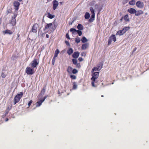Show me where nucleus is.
<instances>
[{"label": "nucleus", "instance_id": "obj_44", "mask_svg": "<svg viewBox=\"0 0 149 149\" xmlns=\"http://www.w3.org/2000/svg\"><path fill=\"white\" fill-rule=\"evenodd\" d=\"M1 76L3 78H5L6 77V76L4 74V73L3 72L2 73Z\"/></svg>", "mask_w": 149, "mask_h": 149}, {"label": "nucleus", "instance_id": "obj_9", "mask_svg": "<svg viewBox=\"0 0 149 149\" xmlns=\"http://www.w3.org/2000/svg\"><path fill=\"white\" fill-rule=\"evenodd\" d=\"M14 31H13L11 30H9L8 29H6L5 31H3V34H8L9 35H11L13 33Z\"/></svg>", "mask_w": 149, "mask_h": 149}, {"label": "nucleus", "instance_id": "obj_52", "mask_svg": "<svg viewBox=\"0 0 149 149\" xmlns=\"http://www.w3.org/2000/svg\"><path fill=\"white\" fill-rule=\"evenodd\" d=\"M73 89H74V82H73Z\"/></svg>", "mask_w": 149, "mask_h": 149}, {"label": "nucleus", "instance_id": "obj_18", "mask_svg": "<svg viewBox=\"0 0 149 149\" xmlns=\"http://www.w3.org/2000/svg\"><path fill=\"white\" fill-rule=\"evenodd\" d=\"M124 34V33L123 31L122 30H121L118 31L116 33V36H121L122 35H123Z\"/></svg>", "mask_w": 149, "mask_h": 149}, {"label": "nucleus", "instance_id": "obj_49", "mask_svg": "<svg viewBox=\"0 0 149 149\" xmlns=\"http://www.w3.org/2000/svg\"><path fill=\"white\" fill-rule=\"evenodd\" d=\"M47 97V96H45L44 97V99H42V100H44V101L45 100V99Z\"/></svg>", "mask_w": 149, "mask_h": 149}, {"label": "nucleus", "instance_id": "obj_56", "mask_svg": "<svg viewBox=\"0 0 149 149\" xmlns=\"http://www.w3.org/2000/svg\"><path fill=\"white\" fill-rule=\"evenodd\" d=\"M72 57L74 58V52L72 54Z\"/></svg>", "mask_w": 149, "mask_h": 149}, {"label": "nucleus", "instance_id": "obj_30", "mask_svg": "<svg viewBox=\"0 0 149 149\" xmlns=\"http://www.w3.org/2000/svg\"><path fill=\"white\" fill-rule=\"evenodd\" d=\"M90 10L92 14H95L94 12V10L93 8L92 7H91L90 8Z\"/></svg>", "mask_w": 149, "mask_h": 149}, {"label": "nucleus", "instance_id": "obj_2", "mask_svg": "<svg viewBox=\"0 0 149 149\" xmlns=\"http://www.w3.org/2000/svg\"><path fill=\"white\" fill-rule=\"evenodd\" d=\"M23 95V93L22 92H20L19 94H17L15 96L14 99V104H15L16 103L19 102Z\"/></svg>", "mask_w": 149, "mask_h": 149}, {"label": "nucleus", "instance_id": "obj_51", "mask_svg": "<svg viewBox=\"0 0 149 149\" xmlns=\"http://www.w3.org/2000/svg\"><path fill=\"white\" fill-rule=\"evenodd\" d=\"M74 22V20H72V21L71 23H70V25H72V23Z\"/></svg>", "mask_w": 149, "mask_h": 149}, {"label": "nucleus", "instance_id": "obj_32", "mask_svg": "<svg viewBox=\"0 0 149 149\" xmlns=\"http://www.w3.org/2000/svg\"><path fill=\"white\" fill-rule=\"evenodd\" d=\"M79 53L78 52H75V58H77L79 56Z\"/></svg>", "mask_w": 149, "mask_h": 149}, {"label": "nucleus", "instance_id": "obj_27", "mask_svg": "<svg viewBox=\"0 0 149 149\" xmlns=\"http://www.w3.org/2000/svg\"><path fill=\"white\" fill-rule=\"evenodd\" d=\"M81 41L83 43H85L88 40L85 37H83L81 40Z\"/></svg>", "mask_w": 149, "mask_h": 149}, {"label": "nucleus", "instance_id": "obj_11", "mask_svg": "<svg viewBox=\"0 0 149 149\" xmlns=\"http://www.w3.org/2000/svg\"><path fill=\"white\" fill-rule=\"evenodd\" d=\"M127 12L131 14H135L136 10L134 8H130L127 10Z\"/></svg>", "mask_w": 149, "mask_h": 149}, {"label": "nucleus", "instance_id": "obj_42", "mask_svg": "<svg viewBox=\"0 0 149 149\" xmlns=\"http://www.w3.org/2000/svg\"><path fill=\"white\" fill-rule=\"evenodd\" d=\"M78 60L80 62H81L83 60V59L82 58L80 57L78 58Z\"/></svg>", "mask_w": 149, "mask_h": 149}, {"label": "nucleus", "instance_id": "obj_34", "mask_svg": "<svg viewBox=\"0 0 149 149\" xmlns=\"http://www.w3.org/2000/svg\"><path fill=\"white\" fill-rule=\"evenodd\" d=\"M45 89L44 88H43L41 91V94L42 95H43L45 93Z\"/></svg>", "mask_w": 149, "mask_h": 149}, {"label": "nucleus", "instance_id": "obj_21", "mask_svg": "<svg viewBox=\"0 0 149 149\" xmlns=\"http://www.w3.org/2000/svg\"><path fill=\"white\" fill-rule=\"evenodd\" d=\"M135 0H132L130 1L129 4L131 6H134L135 4Z\"/></svg>", "mask_w": 149, "mask_h": 149}, {"label": "nucleus", "instance_id": "obj_12", "mask_svg": "<svg viewBox=\"0 0 149 149\" xmlns=\"http://www.w3.org/2000/svg\"><path fill=\"white\" fill-rule=\"evenodd\" d=\"M20 5V3L17 1H15L14 3V6L16 7V10H17Z\"/></svg>", "mask_w": 149, "mask_h": 149}, {"label": "nucleus", "instance_id": "obj_36", "mask_svg": "<svg viewBox=\"0 0 149 149\" xmlns=\"http://www.w3.org/2000/svg\"><path fill=\"white\" fill-rule=\"evenodd\" d=\"M129 0H124L123 1L122 3L123 4H125L127 3Z\"/></svg>", "mask_w": 149, "mask_h": 149}, {"label": "nucleus", "instance_id": "obj_58", "mask_svg": "<svg viewBox=\"0 0 149 149\" xmlns=\"http://www.w3.org/2000/svg\"><path fill=\"white\" fill-rule=\"evenodd\" d=\"M8 118H6V121H7L8 120Z\"/></svg>", "mask_w": 149, "mask_h": 149}, {"label": "nucleus", "instance_id": "obj_47", "mask_svg": "<svg viewBox=\"0 0 149 149\" xmlns=\"http://www.w3.org/2000/svg\"><path fill=\"white\" fill-rule=\"evenodd\" d=\"M123 19H124V18L123 17V16L121 17V18L120 19V20L121 21H122L123 20Z\"/></svg>", "mask_w": 149, "mask_h": 149}, {"label": "nucleus", "instance_id": "obj_28", "mask_svg": "<svg viewBox=\"0 0 149 149\" xmlns=\"http://www.w3.org/2000/svg\"><path fill=\"white\" fill-rule=\"evenodd\" d=\"M81 31V30H76L75 29V32H77L79 36H81L82 35V33Z\"/></svg>", "mask_w": 149, "mask_h": 149}, {"label": "nucleus", "instance_id": "obj_16", "mask_svg": "<svg viewBox=\"0 0 149 149\" xmlns=\"http://www.w3.org/2000/svg\"><path fill=\"white\" fill-rule=\"evenodd\" d=\"M52 26V23L47 24L45 26V28H44V31H46L47 29H49L50 27Z\"/></svg>", "mask_w": 149, "mask_h": 149}, {"label": "nucleus", "instance_id": "obj_13", "mask_svg": "<svg viewBox=\"0 0 149 149\" xmlns=\"http://www.w3.org/2000/svg\"><path fill=\"white\" fill-rule=\"evenodd\" d=\"M143 13V12L142 10H138L137 11L136 10V12L135 13V15L136 16H138Z\"/></svg>", "mask_w": 149, "mask_h": 149}, {"label": "nucleus", "instance_id": "obj_1", "mask_svg": "<svg viewBox=\"0 0 149 149\" xmlns=\"http://www.w3.org/2000/svg\"><path fill=\"white\" fill-rule=\"evenodd\" d=\"M99 72H95L92 74V77L91 78L92 80L91 83L92 85L93 86L95 87V83L96 82L95 80L97 79L99 76Z\"/></svg>", "mask_w": 149, "mask_h": 149}, {"label": "nucleus", "instance_id": "obj_48", "mask_svg": "<svg viewBox=\"0 0 149 149\" xmlns=\"http://www.w3.org/2000/svg\"><path fill=\"white\" fill-rule=\"evenodd\" d=\"M97 68H98V69H99V70H100L101 68L100 67V66H97Z\"/></svg>", "mask_w": 149, "mask_h": 149}, {"label": "nucleus", "instance_id": "obj_24", "mask_svg": "<svg viewBox=\"0 0 149 149\" xmlns=\"http://www.w3.org/2000/svg\"><path fill=\"white\" fill-rule=\"evenodd\" d=\"M59 53V51L58 49H56L55 51L54 56L55 57H57L58 56V54Z\"/></svg>", "mask_w": 149, "mask_h": 149}, {"label": "nucleus", "instance_id": "obj_23", "mask_svg": "<svg viewBox=\"0 0 149 149\" xmlns=\"http://www.w3.org/2000/svg\"><path fill=\"white\" fill-rule=\"evenodd\" d=\"M85 18L86 19H88L90 17V14H89L88 13L86 12L85 15Z\"/></svg>", "mask_w": 149, "mask_h": 149}, {"label": "nucleus", "instance_id": "obj_50", "mask_svg": "<svg viewBox=\"0 0 149 149\" xmlns=\"http://www.w3.org/2000/svg\"><path fill=\"white\" fill-rule=\"evenodd\" d=\"M72 61L73 62V63L74 64V58L72 59Z\"/></svg>", "mask_w": 149, "mask_h": 149}, {"label": "nucleus", "instance_id": "obj_60", "mask_svg": "<svg viewBox=\"0 0 149 149\" xmlns=\"http://www.w3.org/2000/svg\"><path fill=\"white\" fill-rule=\"evenodd\" d=\"M101 97H103L104 96L103 95H101Z\"/></svg>", "mask_w": 149, "mask_h": 149}, {"label": "nucleus", "instance_id": "obj_39", "mask_svg": "<svg viewBox=\"0 0 149 149\" xmlns=\"http://www.w3.org/2000/svg\"><path fill=\"white\" fill-rule=\"evenodd\" d=\"M16 58V56H15L13 55L11 57V59L13 60H14Z\"/></svg>", "mask_w": 149, "mask_h": 149}, {"label": "nucleus", "instance_id": "obj_37", "mask_svg": "<svg viewBox=\"0 0 149 149\" xmlns=\"http://www.w3.org/2000/svg\"><path fill=\"white\" fill-rule=\"evenodd\" d=\"M56 57H55V56H54L53 58L52 59V64L53 65L54 64L55 60V58Z\"/></svg>", "mask_w": 149, "mask_h": 149}, {"label": "nucleus", "instance_id": "obj_40", "mask_svg": "<svg viewBox=\"0 0 149 149\" xmlns=\"http://www.w3.org/2000/svg\"><path fill=\"white\" fill-rule=\"evenodd\" d=\"M70 77L72 79H74V75H70Z\"/></svg>", "mask_w": 149, "mask_h": 149}, {"label": "nucleus", "instance_id": "obj_19", "mask_svg": "<svg viewBox=\"0 0 149 149\" xmlns=\"http://www.w3.org/2000/svg\"><path fill=\"white\" fill-rule=\"evenodd\" d=\"M44 102V100H41L40 101L36 103V106L39 107L41 105L42 103Z\"/></svg>", "mask_w": 149, "mask_h": 149}, {"label": "nucleus", "instance_id": "obj_29", "mask_svg": "<svg viewBox=\"0 0 149 149\" xmlns=\"http://www.w3.org/2000/svg\"><path fill=\"white\" fill-rule=\"evenodd\" d=\"M80 40H81L80 38L78 37H77L75 39V41L77 43L79 42L80 41Z\"/></svg>", "mask_w": 149, "mask_h": 149}, {"label": "nucleus", "instance_id": "obj_43", "mask_svg": "<svg viewBox=\"0 0 149 149\" xmlns=\"http://www.w3.org/2000/svg\"><path fill=\"white\" fill-rule=\"evenodd\" d=\"M66 38H68V39H70V38L69 37V35H68V33H67L66 35Z\"/></svg>", "mask_w": 149, "mask_h": 149}, {"label": "nucleus", "instance_id": "obj_22", "mask_svg": "<svg viewBox=\"0 0 149 149\" xmlns=\"http://www.w3.org/2000/svg\"><path fill=\"white\" fill-rule=\"evenodd\" d=\"M73 52V50L71 48H70L67 51V53L69 55L71 54Z\"/></svg>", "mask_w": 149, "mask_h": 149}, {"label": "nucleus", "instance_id": "obj_57", "mask_svg": "<svg viewBox=\"0 0 149 149\" xmlns=\"http://www.w3.org/2000/svg\"><path fill=\"white\" fill-rule=\"evenodd\" d=\"M137 49V48L136 47H135L134 50V52Z\"/></svg>", "mask_w": 149, "mask_h": 149}, {"label": "nucleus", "instance_id": "obj_38", "mask_svg": "<svg viewBox=\"0 0 149 149\" xmlns=\"http://www.w3.org/2000/svg\"><path fill=\"white\" fill-rule=\"evenodd\" d=\"M86 53L85 52H82L81 54V55L82 56H85L86 55Z\"/></svg>", "mask_w": 149, "mask_h": 149}, {"label": "nucleus", "instance_id": "obj_15", "mask_svg": "<svg viewBox=\"0 0 149 149\" xmlns=\"http://www.w3.org/2000/svg\"><path fill=\"white\" fill-rule=\"evenodd\" d=\"M88 46V43H85L83 44L81 46V49L82 50L86 49Z\"/></svg>", "mask_w": 149, "mask_h": 149}, {"label": "nucleus", "instance_id": "obj_45", "mask_svg": "<svg viewBox=\"0 0 149 149\" xmlns=\"http://www.w3.org/2000/svg\"><path fill=\"white\" fill-rule=\"evenodd\" d=\"M17 16V14H14V20H16L15 19V18L16 17V16Z\"/></svg>", "mask_w": 149, "mask_h": 149}, {"label": "nucleus", "instance_id": "obj_55", "mask_svg": "<svg viewBox=\"0 0 149 149\" xmlns=\"http://www.w3.org/2000/svg\"><path fill=\"white\" fill-rule=\"evenodd\" d=\"M78 72V71L76 69H75V74L77 73Z\"/></svg>", "mask_w": 149, "mask_h": 149}, {"label": "nucleus", "instance_id": "obj_54", "mask_svg": "<svg viewBox=\"0 0 149 149\" xmlns=\"http://www.w3.org/2000/svg\"><path fill=\"white\" fill-rule=\"evenodd\" d=\"M46 37L47 38H49V35H48V34H47L46 35Z\"/></svg>", "mask_w": 149, "mask_h": 149}, {"label": "nucleus", "instance_id": "obj_41", "mask_svg": "<svg viewBox=\"0 0 149 149\" xmlns=\"http://www.w3.org/2000/svg\"><path fill=\"white\" fill-rule=\"evenodd\" d=\"M32 100H30L29 102V103H28V105L29 106H30V105H31L32 102Z\"/></svg>", "mask_w": 149, "mask_h": 149}, {"label": "nucleus", "instance_id": "obj_53", "mask_svg": "<svg viewBox=\"0 0 149 149\" xmlns=\"http://www.w3.org/2000/svg\"><path fill=\"white\" fill-rule=\"evenodd\" d=\"M122 30L124 33H125L126 32L125 30H123V29Z\"/></svg>", "mask_w": 149, "mask_h": 149}, {"label": "nucleus", "instance_id": "obj_20", "mask_svg": "<svg viewBox=\"0 0 149 149\" xmlns=\"http://www.w3.org/2000/svg\"><path fill=\"white\" fill-rule=\"evenodd\" d=\"M77 28L79 30H82L83 29V26L81 24H79Z\"/></svg>", "mask_w": 149, "mask_h": 149}, {"label": "nucleus", "instance_id": "obj_6", "mask_svg": "<svg viewBox=\"0 0 149 149\" xmlns=\"http://www.w3.org/2000/svg\"><path fill=\"white\" fill-rule=\"evenodd\" d=\"M136 5L138 7L140 8H142L144 6L143 3L140 1H137L136 3Z\"/></svg>", "mask_w": 149, "mask_h": 149}, {"label": "nucleus", "instance_id": "obj_14", "mask_svg": "<svg viewBox=\"0 0 149 149\" xmlns=\"http://www.w3.org/2000/svg\"><path fill=\"white\" fill-rule=\"evenodd\" d=\"M125 22H129L130 20L129 17L128 15L127 14L123 16Z\"/></svg>", "mask_w": 149, "mask_h": 149}, {"label": "nucleus", "instance_id": "obj_31", "mask_svg": "<svg viewBox=\"0 0 149 149\" xmlns=\"http://www.w3.org/2000/svg\"><path fill=\"white\" fill-rule=\"evenodd\" d=\"M130 29V27L125 26L123 28V30H125L126 31H128Z\"/></svg>", "mask_w": 149, "mask_h": 149}, {"label": "nucleus", "instance_id": "obj_35", "mask_svg": "<svg viewBox=\"0 0 149 149\" xmlns=\"http://www.w3.org/2000/svg\"><path fill=\"white\" fill-rule=\"evenodd\" d=\"M92 71L94 72L95 71L99 70V69L97 68V67H94L92 69Z\"/></svg>", "mask_w": 149, "mask_h": 149}, {"label": "nucleus", "instance_id": "obj_8", "mask_svg": "<svg viewBox=\"0 0 149 149\" xmlns=\"http://www.w3.org/2000/svg\"><path fill=\"white\" fill-rule=\"evenodd\" d=\"M67 71L70 74H71L72 73L74 74V69H73L71 67L69 66L67 69Z\"/></svg>", "mask_w": 149, "mask_h": 149}, {"label": "nucleus", "instance_id": "obj_4", "mask_svg": "<svg viewBox=\"0 0 149 149\" xmlns=\"http://www.w3.org/2000/svg\"><path fill=\"white\" fill-rule=\"evenodd\" d=\"M25 72L27 74L29 75H32L33 74L34 72L33 69L29 67H27L26 68Z\"/></svg>", "mask_w": 149, "mask_h": 149}, {"label": "nucleus", "instance_id": "obj_46", "mask_svg": "<svg viewBox=\"0 0 149 149\" xmlns=\"http://www.w3.org/2000/svg\"><path fill=\"white\" fill-rule=\"evenodd\" d=\"M65 42L67 45H69V43L68 41H66Z\"/></svg>", "mask_w": 149, "mask_h": 149}, {"label": "nucleus", "instance_id": "obj_33", "mask_svg": "<svg viewBox=\"0 0 149 149\" xmlns=\"http://www.w3.org/2000/svg\"><path fill=\"white\" fill-rule=\"evenodd\" d=\"M70 31L71 32H72V34L73 35H74V28H71L70 29Z\"/></svg>", "mask_w": 149, "mask_h": 149}, {"label": "nucleus", "instance_id": "obj_7", "mask_svg": "<svg viewBox=\"0 0 149 149\" xmlns=\"http://www.w3.org/2000/svg\"><path fill=\"white\" fill-rule=\"evenodd\" d=\"M38 25L37 24H34L32 26L31 31L33 33H36L37 32V29L38 27Z\"/></svg>", "mask_w": 149, "mask_h": 149}, {"label": "nucleus", "instance_id": "obj_5", "mask_svg": "<svg viewBox=\"0 0 149 149\" xmlns=\"http://www.w3.org/2000/svg\"><path fill=\"white\" fill-rule=\"evenodd\" d=\"M39 63L37 61V60L36 59H34V60L32 61L31 63V66L34 68L36 67V66L38 65Z\"/></svg>", "mask_w": 149, "mask_h": 149}, {"label": "nucleus", "instance_id": "obj_59", "mask_svg": "<svg viewBox=\"0 0 149 149\" xmlns=\"http://www.w3.org/2000/svg\"><path fill=\"white\" fill-rule=\"evenodd\" d=\"M75 89L77 87V86L76 85H75Z\"/></svg>", "mask_w": 149, "mask_h": 149}, {"label": "nucleus", "instance_id": "obj_26", "mask_svg": "<svg viewBox=\"0 0 149 149\" xmlns=\"http://www.w3.org/2000/svg\"><path fill=\"white\" fill-rule=\"evenodd\" d=\"M75 65H76L77 68H79L81 67L80 63H77V61L76 59H75Z\"/></svg>", "mask_w": 149, "mask_h": 149}, {"label": "nucleus", "instance_id": "obj_17", "mask_svg": "<svg viewBox=\"0 0 149 149\" xmlns=\"http://www.w3.org/2000/svg\"><path fill=\"white\" fill-rule=\"evenodd\" d=\"M95 17V14H92L91 17L89 20V22H92L94 20V18Z\"/></svg>", "mask_w": 149, "mask_h": 149}, {"label": "nucleus", "instance_id": "obj_61", "mask_svg": "<svg viewBox=\"0 0 149 149\" xmlns=\"http://www.w3.org/2000/svg\"><path fill=\"white\" fill-rule=\"evenodd\" d=\"M19 35H18V37H19Z\"/></svg>", "mask_w": 149, "mask_h": 149}, {"label": "nucleus", "instance_id": "obj_25", "mask_svg": "<svg viewBox=\"0 0 149 149\" xmlns=\"http://www.w3.org/2000/svg\"><path fill=\"white\" fill-rule=\"evenodd\" d=\"M47 17L49 18L52 19L54 17V15L51 14L49 13H48Z\"/></svg>", "mask_w": 149, "mask_h": 149}, {"label": "nucleus", "instance_id": "obj_3", "mask_svg": "<svg viewBox=\"0 0 149 149\" xmlns=\"http://www.w3.org/2000/svg\"><path fill=\"white\" fill-rule=\"evenodd\" d=\"M115 42L116 40V38L114 35L112 34L109 37L108 40V45H110L112 42V40Z\"/></svg>", "mask_w": 149, "mask_h": 149}, {"label": "nucleus", "instance_id": "obj_10", "mask_svg": "<svg viewBox=\"0 0 149 149\" xmlns=\"http://www.w3.org/2000/svg\"><path fill=\"white\" fill-rule=\"evenodd\" d=\"M58 2L56 0H54L53 1V9L54 10L56 9L57 7L58 6Z\"/></svg>", "mask_w": 149, "mask_h": 149}]
</instances>
